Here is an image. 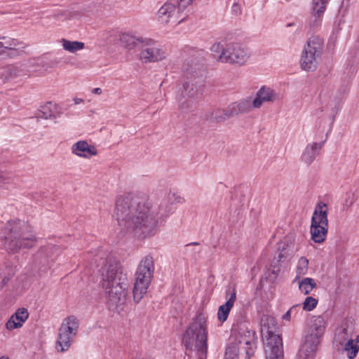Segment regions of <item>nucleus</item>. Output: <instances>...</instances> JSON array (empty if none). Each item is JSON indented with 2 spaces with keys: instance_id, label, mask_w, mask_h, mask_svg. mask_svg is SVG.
I'll list each match as a JSON object with an SVG mask.
<instances>
[{
  "instance_id": "nucleus-1",
  "label": "nucleus",
  "mask_w": 359,
  "mask_h": 359,
  "mask_svg": "<svg viewBox=\"0 0 359 359\" xmlns=\"http://www.w3.org/2000/svg\"><path fill=\"white\" fill-rule=\"evenodd\" d=\"M170 214L149 200L121 196L116 200L113 217L121 233L144 239L155 236L158 224Z\"/></svg>"
},
{
  "instance_id": "nucleus-2",
  "label": "nucleus",
  "mask_w": 359,
  "mask_h": 359,
  "mask_svg": "<svg viewBox=\"0 0 359 359\" xmlns=\"http://www.w3.org/2000/svg\"><path fill=\"white\" fill-rule=\"evenodd\" d=\"M103 301L109 309L121 311L128 299L126 275L118 269L115 261L109 259L101 268Z\"/></svg>"
},
{
  "instance_id": "nucleus-3",
  "label": "nucleus",
  "mask_w": 359,
  "mask_h": 359,
  "mask_svg": "<svg viewBox=\"0 0 359 359\" xmlns=\"http://www.w3.org/2000/svg\"><path fill=\"white\" fill-rule=\"evenodd\" d=\"M1 241L9 252H17L21 249L35 245L36 239L32 229L20 222H9L2 232Z\"/></svg>"
},
{
  "instance_id": "nucleus-4",
  "label": "nucleus",
  "mask_w": 359,
  "mask_h": 359,
  "mask_svg": "<svg viewBox=\"0 0 359 359\" xmlns=\"http://www.w3.org/2000/svg\"><path fill=\"white\" fill-rule=\"evenodd\" d=\"M326 327V322L320 316H313L304 336L297 359H315Z\"/></svg>"
},
{
  "instance_id": "nucleus-5",
  "label": "nucleus",
  "mask_w": 359,
  "mask_h": 359,
  "mask_svg": "<svg viewBox=\"0 0 359 359\" xmlns=\"http://www.w3.org/2000/svg\"><path fill=\"white\" fill-rule=\"evenodd\" d=\"M233 332L232 341L226 349L224 359H238L240 349L245 351V359H250L255 348V333L245 323L240 327L233 325Z\"/></svg>"
},
{
  "instance_id": "nucleus-6",
  "label": "nucleus",
  "mask_w": 359,
  "mask_h": 359,
  "mask_svg": "<svg viewBox=\"0 0 359 359\" xmlns=\"http://www.w3.org/2000/svg\"><path fill=\"white\" fill-rule=\"evenodd\" d=\"M210 50L219 62L239 67L245 65L250 58L249 50L238 43H229L224 46L216 42L211 46Z\"/></svg>"
},
{
  "instance_id": "nucleus-7",
  "label": "nucleus",
  "mask_w": 359,
  "mask_h": 359,
  "mask_svg": "<svg viewBox=\"0 0 359 359\" xmlns=\"http://www.w3.org/2000/svg\"><path fill=\"white\" fill-rule=\"evenodd\" d=\"M154 269L152 256L146 255L140 260L135 273L133 298L135 302H139L147 292L154 276Z\"/></svg>"
},
{
  "instance_id": "nucleus-8",
  "label": "nucleus",
  "mask_w": 359,
  "mask_h": 359,
  "mask_svg": "<svg viewBox=\"0 0 359 359\" xmlns=\"http://www.w3.org/2000/svg\"><path fill=\"white\" fill-rule=\"evenodd\" d=\"M208 319V315L203 312L197 313L193 318L183 337V341L187 346L195 343L202 351L207 348Z\"/></svg>"
},
{
  "instance_id": "nucleus-9",
  "label": "nucleus",
  "mask_w": 359,
  "mask_h": 359,
  "mask_svg": "<svg viewBox=\"0 0 359 359\" xmlns=\"http://www.w3.org/2000/svg\"><path fill=\"white\" fill-rule=\"evenodd\" d=\"M261 333L264 343L266 354L282 355L283 354L282 339L276 334V323L274 318L264 314L260 321Z\"/></svg>"
},
{
  "instance_id": "nucleus-10",
  "label": "nucleus",
  "mask_w": 359,
  "mask_h": 359,
  "mask_svg": "<svg viewBox=\"0 0 359 359\" xmlns=\"http://www.w3.org/2000/svg\"><path fill=\"white\" fill-rule=\"evenodd\" d=\"M323 50V40L320 36L310 37L304 46L301 55V67L305 71L315 70Z\"/></svg>"
},
{
  "instance_id": "nucleus-11",
  "label": "nucleus",
  "mask_w": 359,
  "mask_h": 359,
  "mask_svg": "<svg viewBox=\"0 0 359 359\" xmlns=\"http://www.w3.org/2000/svg\"><path fill=\"white\" fill-rule=\"evenodd\" d=\"M328 208L325 203H319L313 212L310 226L311 240L316 243H323L328 232Z\"/></svg>"
},
{
  "instance_id": "nucleus-12",
  "label": "nucleus",
  "mask_w": 359,
  "mask_h": 359,
  "mask_svg": "<svg viewBox=\"0 0 359 359\" xmlns=\"http://www.w3.org/2000/svg\"><path fill=\"white\" fill-rule=\"evenodd\" d=\"M187 6L179 0L167 1L157 11L156 18L161 23L175 27L185 20Z\"/></svg>"
},
{
  "instance_id": "nucleus-13",
  "label": "nucleus",
  "mask_w": 359,
  "mask_h": 359,
  "mask_svg": "<svg viewBox=\"0 0 359 359\" xmlns=\"http://www.w3.org/2000/svg\"><path fill=\"white\" fill-rule=\"evenodd\" d=\"M140 58L143 62H156L165 58V53L153 40L145 38Z\"/></svg>"
},
{
  "instance_id": "nucleus-14",
  "label": "nucleus",
  "mask_w": 359,
  "mask_h": 359,
  "mask_svg": "<svg viewBox=\"0 0 359 359\" xmlns=\"http://www.w3.org/2000/svg\"><path fill=\"white\" fill-rule=\"evenodd\" d=\"M70 151L74 156L85 160H90L98 155L96 146L86 140H79L74 142L71 145Z\"/></svg>"
},
{
  "instance_id": "nucleus-15",
  "label": "nucleus",
  "mask_w": 359,
  "mask_h": 359,
  "mask_svg": "<svg viewBox=\"0 0 359 359\" xmlns=\"http://www.w3.org/2000/svg\"><path fill=\"white\" fill-rule=\"evenodd\" d=\"M278 99V95L274 89L266 86H262L256 93L252 100L254 108H260L264 102H273Z\"/></svg>"
},
{
  "instance_id": "nucleus-16",
  "label": "nucleus",
  "mask_w": 359,
  "mask_h": 359,
  "mask_svg": "<svg viewBox=\"0 0 359 359\" xmlns=\"http://www.w3.org/2000/svg\"><path fill=\"white\" fill-rule=\"evenodd\" d=\"M29 316V311L26 308L21 307L18 309L6 322V329L12 331L22 327L28 319Z\"/></svg>"
},
{
  "instance_id": "nucleus-17",
  "label": "nucleus",
  "mask_w": 359,
  "mask_h": 359,
  "mask_svg": "<svg viewBox=\"0 0 359 359\" xmlns=\"http://www.w3.org/2000/svg\"><path fill=\"white\" fill-rule=\"evenodd\" d=\"M323 144V142H312L309 143L302 154V161L306 165H311L319 155Z\"/></svg>"
},
{
  "instance_id": "nucleus-18",
  "label": "nucleus",
  "mask_w": 359,
  "mask_h": 359,
  "mask_svg": "<svg viewBox=\"0 0 359 359\" xmlns=\"http://www.w3.org/2000/svg\"><path fill=\"white\" fill-rule=\"evenodd\" d=\"M236 299V292L235 290H233L228 296V299L226 302L219 306L217 317L218 320L223 323H224L229 315V313L233 308L234 303Z\"/></svg>"
},
{
  "instance_id": "nucleus-19",
  "label": "nucleus",
  "mask_w": 359,
  "mask_h": 359,
  "mask_svg": "<svg viewBox=\"0 0 359 359\" xmlns=\"http://www.w3.org/2000/svg\"><path fill=\"white\" fill-rule=\"evenodd\" d=\"M79 325V320L76 317L70 316L63 320L58 331L75 338L78 332Z\"/></svg>"
},
{
  "instance_id": "nucleus-20",
  "label": "nucleus",
  "mask_w": 359,
  "mask_h": 359,
  "mask_svg": "<svg viewBox=\"0 0 359 359\" xmlns=\"http://www.w3.org/2000/svg\"><path fill=\"white\" fill-rule=\"evenodd\" d=\"M252 97H248L232 103L229 107V114L233 116L238 113H245L250 111L252 109H255L252 104Z\"/></svg>"
},
{
  "instance_id": "nucleus-21",
  "label": "nucleus",
  "mask_w": 359,
  "mask_h": 359,
  "mask_svg": "<svg viewBox=\"0 0 359 359\" xmlns=\"http://www.w3.org/2000/svg\"><path fill=\"white\" fill-rule=\"evenodd\" d=\"M74 340V338L58 331L55 344V351L59 353L67 352L70 349Z\"/></svg>"
},
{
  "instance_id": "nucleus-22",
  "label": "nucleus",
  "mask_w": 359,
  "mask_h": 359,
  "mask_svg": "<svg viewBox=\"0 0 359 359\" xmlns=\"http://www.w3.org/2000/svg\"><path fill=\"white\" fill-rule=\"evenodd\" d=\"M344 351L348 359H354L359 352V334L349 339L344 345Z\"/></svg>"
},
{
  "instance_id": "nucleus-23",
  "label": "nucleus",
  "mask_w": 359,
  "mask_h": 359,
  "mask_svg": "<svg viewBox=\"0 0 359 359\" xmlns=\"http://www.w3.org/2000/svg\"><path fill=\"white\" fill-rule=\"evenodd\" d=\"M60 43L62 48L70 53L74 54L85 48V43L79 41H71L67 39H62Z\"/></svg>"
},
{
  "instance_id": "nucleus-24",
  "label": "nucleus",
  "mask_w": 359,
  "mask_h": 359,
  "mask_svg": "<svg viewBox=\"0 0 359 359\" xmlns=\"http://www.w3.org/2000/svg\"><path fill=\"white\" fill-rule=\"evenodd\" d=\"M121 42L128 48L133 49L138 44H142L144 38L135 36L130 33H123L120 37Z\"/></svg>"
},
{
  "instance_id": "nucleus-25",
  "label": "nucleus",
  "mask_w": 359,
  "mask_h": 359,
  "mask_svg": "<svg viewBox=\"0 0 359 359\" xmlns=\"http://www.w3.org/2000/svg\"><path fill=\"white\" fill-rule=\"evenodd\" d=\"M298 286L300 292L307 295L317 287V283L312 278H304L298 282Z\"/></svg>"
},
{
  "instance_id": "nucleus-26",
  "label": "nucleus",
  "mask_w": 359,
  "mask_h": 359,
  "mask_svg": "<svg viewBox=\"0 0 359 359\" xmlns=\"http://www.w3.org/2000/svg\"><path fill=\"white\" fill-rule=\"evenodd\" d=\"M24 48V44L14 39L4 38L0 41V53L6 49L9 50H21Z\"/></svg>"
},
{
  "instance_id": "nucleus-27",
  "label": "nucleus",
  "mask_w": 359,
  "mask_h": 359,
  "mask_svg": "<svg viewBox=\"0 0 359 359\" xmlns=\"http://www.w3.org/2000/svg\"><path fill=\"white\" fill-rule=\"evenodd\" d=\"M329 0H312L311 12L316 18L320 17L325 13Z\"/></svg>"
},
{
  "instance_id": "nucleus-28",
  "label": "nucleus",
  "mask_w": 359,
  "mask_h": 359,
  "mask_svg": "<svg viewBox=\"0 0 359 359\" xmlns=\"http://www.w3.org/2000/svg\"><path fill=\"white\" fill-rule=\"evenodd\" d=\"M10 79H18L28 76L27 71L23 65L11 66L7 69Z\"/></svg>"
},
{
  "instance_id": "nucleus-29",
  "label": "nucleus",
  "mask_w": 359,
  "mask_h": 359,
  "mask_svg": "<svg viewBox=\"0 0 359 359\" xmlns=\"http://www.w3.org/2000/svg\"><path fill=\"white\" fill-rule=\"evenodd\" d=\"M309 259L305 257H301L298 259L297 267H296V273L297 278L299 276H303L307 274L309 270Z\"/></svg>"
},
{
  "instance_id": "nucleus-30",
  "label": "nucleus",
  "mask_w": 359,
  "mask_h": 359,
  "mask_svg": "<svg viewBox=\"0 0 359 359\" xmlns=\"http://www.w3.org/2000/svg\"><path fill=\"white\" fill-rule=\"evenodd\" d=\"M291 241V238L285 237L283 240L278 243L277 250L279 252L278 255L277 262H280L283 258H285L287 255L285 250L290 247L289 242Z\"/></svg>"
},
{
  "instance_id": "nucleus-31",
  "label": "nucleus",
  "mask_w": 359,
  "mask_h": 359,
  "mask_svg": "<svg viewBox=\"0 0 359 359\" xmlns=\"http://www.w3.org/2000/svg\"><path fill=\"white\" fill-rule=\"evenodd\" d=\"M318 300L313 297H307L302 303V309L306 311H313L318 305Z\"/></svg>"
},
{
  "instance_id": "nucleus-32",
  "label": "nucleus",
  "mask_w": 359,
  "mask_h": 359,
  "mask_svg": "<svg viewBox=\"0 0 359 359\" xmlns=\"http://www.w3.org/2000/svg\"><path fill=\"white\" fill-rule=\"evenodd\" d=\"M327 107L328 100L320 95L318 102H316L315 114L320 115L321 113L325 111Z\"/></svg>"
},
{
  "instance_id": "nucleus-33",
  "label": "nucleus",
  "mask_w": 359,
  "mask_h": 359,
  "mask_svg": "<svg viewBox=\"0 0 359 359\" xmlns=\"http://www.w3.org/2000/svg\"><path fill=\"white\" fill-rule=\"evenodd\" d=\"M299 307V305H294L292 307H291L283 316V318L285 320L290 321L291 320V316L292 313L297 310V309Z\"/></svg>"
},
{
  "instance_id": "nucleus-34",
  "label": "nucleus",
  "mask_w": 359,
  "mask_h": 359,
  "mask_svg": "<svg viewBox=\"0 0 359 359\" xmlns=\"http://www.w3.org/2000/svg\"><path fill=\"white\" fill-rule=\"evenodd\" d=\"M8 278L4 276H0V289L3 288L8 283Z\"/></svg>"
},
{
  "instance_id": "nucleus-35",
  "label": "nucleus",
  "mask_w": 359,
  "mask_h": 359,
  "mask_svg": "<svg viewBox=\"0 0 359 359\" xmlns=\"http://www.w3.org/2000/svg\"><path fill=\"white\" fill-rule=\"evenodd\" d=\"M338 32L339 30L333 31L330 36V41H335L337 39Z\"/></svg>"
},
{
  "instance_id": "nucleus-36",
  "label": "nucleus",
  "mask_w": 359,
  "mask_h": 359,
  "mask_svg": "<svg viewBox=\"0 0 359 359\" xmlns=\"http://www.w3.org/2000/svg\"><path fill=\"white\" fill-rule=\"evenodd\" d=\"M266 359H282L283 354L282 355H276L273 354V355H271V357H270L269 354H266Z\"/></svg>"
},
{
  "instance_id": "nucleus-37",
  "label": "nucleus",
  "mask_w": 359,
  "mask_h": 359,
  "mask_svg": "<svg viewBox=\"0 0 359 359\" xmlns=\"http://www.w3.org/2000/svg\"><path fill=\"white\" fill-rule=\"evenodd\" d=\"M92 93L95 95H100L102 93V90L100 88H95L92 90Z\"/></svg>"
},
{
  "instance_id": "nucleus-38",
  "label": "nucleus",
  "mask_w": 359,
  "mask_h": 359,
  "mask_svg": "<svg viewBox=\"0 0 359 359\" xmlns=\"http://www.w3.org/2000/svg\"><path fill=\"white\" fill-rule=\"evenodd\" d=\"M182 3H183L184 6H187L192 0H180Z\"/></svg>"
},
{
  "instance_id": "nucleus-39",
  "label": "nucleus",
  "mask_w": 359,
  "mask_h": 359,
  "mask_svg": "<svg viewBox=\"0 0 359 359\" xmlns=\"http://www.w3.org/2000/svg\"><path fill=\"white\" fill-rule=\"evenodd\" d=\"M279 272V269H273V271H272V273L273 275V278H276V276H278V273Z\"/></svg>"
},
{
  "instance_id": "nucleus-40",
  "label": "nucleus",
  "mask_w": 359,
  "mask_h": 359,
  "mask_svg": "<svg viewBox=\"0 0 359 359\" xmlns=\"http://www.w3.org/2000/svg\"><path fill=\"white\" fill-rule=\"evenodd\" d=\"M74 102H75V104H79L83 102V100L81 98H76V99H74Z\"/></svg>"
},
{
  "instance_id": "nucleus-41",
  "label": "nucleus",
  "mask_w": 359,
  "mask_h": 359,
  "mask_svg": "<svg viewBox=\"0 0 359 359\" xmlns=\"http://www.w3.org/2000/svg\"><path fill=\"white\" fill-rule=\"evenodd\" d=\"M0 359H9V358H8V357H7V356L4 355V356H1V357L0 358Z\"/></svg>"
},
{
  "instance_id": "nucleus-42",
  "label": "nucleus",
  "mask_w": 359,
  "mask_h": 359,
  "mask_svg": "<svg viewBox=\"0 0 359 359\" xmlns=\"http://www.w3.org/2000/svg\"><path fill=\"white\" fill-rule=\"evenodd\" d=\"M292 25H293V23H289L287 26V27H291V26H292Z\"/></svg>"
}]
</instances>
